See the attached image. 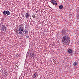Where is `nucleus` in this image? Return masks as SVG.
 Segmentation results:
<instances>
[{
	"instance_id": "obj_5",
	"label": "nucleus",
	"mask_w": 79,
	"mask_h": 79,
	"mask_svg": "<svg viewBox=\"0 0 79 79\" xmlns=\"http://www.w3.org/2000/svg\"><path fill=\"white\" fill-rule=\"evenodd\" d=\"M25 17L26 18H29V13H27L25 14Z\"/></svg>"
},
{
	"instance_id": "obj_10",
	"label": "nucleus",
	"mask_w": 79,
	"mask_h": 79,
	"mask_svg": "<svg viewBox=\"0 0 79 79\" xmlns=\"http://www.w3.org/2000/svg\"><path fill=\"white\" fill-rule=\"evenodd\" d=\"M73 65L75 66H77V63L76 62H74L73 63Z\"/></svg>"
},
{
	"instance_id": "obj_12",
	"label": "nucleus",
	"mask_w": 79,
	"mask_h": 79,
	"mask_svg": "<svg viewBox=\"0 0 79 79\" xmlns=\"http://www.w3.org/2000/svg\"><path fill=\"white\" fill-rule=\"evenodd\" d=\"M77 19H79V14H77Z\"/></svg>"
},
{
	"instance_id": "obj_3",
	"label": "nucleus",
	"mask_w": 79,
	"mask_h": 79,
	"mask_svg": "<svg viewBox=\"0 0 79 79\" xmlns=\"http://www.w3.org/2000/svg\"><path fill=\"white\" fill-rule=\"evenodd\" d=\"M6 27H5V26L4 25H2L1 27V30L4 32L5 31H6Z\"/></svg>"
},
{
	"instance_id": "obj_6",
	"label": "nucleus",
	"mask_w": 79,
	"mask_h": 79,
	"mask_svg": "<svg viewBox=\"0 0 79 79\" xmlns=\"http://www.w3.org/2000/svg\"><path fill=\"white\" fill-rule=\"evenodd\" d=\"M51 2L52 4H54V5H57V3L56 2V1L54 0H52L51 1Z\"/></svg>"
},
{
	"instance_id": "obj_9",
	"label": "nucleus",
	"mask_w": 79,
	"mask_h": 79,
	"mask_svg": "<svg viewBox=\"0 0 79 79\" xmlns=\"http://www.w3.org/2000/svg\"><path fill=\"white\" fill-rule=\"evenodd\" d=\"M68 52L69 53H72V52H73V50H72L71 49H69L68 51Z\"/></svg>"
},
{
	"instance_id": "obj_4",
	"label": "nucleus",
	"mask_w": 79,
	"mask_h": 79,
	"mask_svg": "<svg viewBox=\"0 0 79 79\" xmlns=\"http://www.w3.org/2000/svg\"><path fill=\"white\" fill-rule=\"evenodd\" d=\"M3 14L4 15H6V14L7 15H10V12L8 10H5L3 12Z\"/></svg>"
},
{
	"instance_id": "obj_7",
	"label": "nucleus",
	"mask_w": 79,
	"mask_h": 79,
	"mask_svg": "<svg viewBox=\"0 0 79 79\" xmlns=\"http://www.w3.org/2000/svg\"><path fill=\"white\" fill-rule=\"evenodd\" d=\"M61 33L63 34V35H64V34H65L66 33V30H63L61 31Z\"/></svg>"
},
{
	"instance_id": "obj_2",
	"label": "nucleus",
	"mask_w": 79,
	"mask_h": 79,
	"mask_svg": "<svg viewBox=\"0 0 79 79\" xmlns=\"http://www.w3.org/2000/svg\"><path fill=\"white\" fill-rule=\"evenodd\" d=\"M22 25H19V34L21 35H23L25 32V30H24V27H22Z\"/></svg>"
},
{
	"instance_id": "obj_1",
	"label": "nucleus",
	"mask_w": 79,
	"mask_h": 79,
	"mask_svg": "<svg viewBox=\"0 0 79 79\" xmlns=\"http://www.w3.org/2000/svg\"><path fill=\"white\" fill-rule=\"evenodd\" d=\"M62 41L63 44L65 45H69V36L67 35L63 36L62 39Z\"/></svg>"
},
{
	"instance_id": "obj_11",
	"label": "nucleus",
	"mask_w": 79,
	"mask_h": 79,
	"mask_svg": "<svg viewBox=\"0 0 79 79\" xmlns=\"http://www.w3.org/2000/svg\"><path fill=\"white\" fill-rule=\"evenodd\" d=\"M36 75H37V74H36V73H35L33 76V78H35V77H36Z\"/></svg>"
},
{
	"instance_id": "obj_14",
	"label": "nucleus",
	"mask_w": 79,
	"mask_h": 79,
	"mask_svg": "<svg viewBox=\"0 0 79 79\" xmlns=\"http://www.w3.org/2000/svg\"><path fill=\"white\" fill-rule=\"evenodd\" d=\"M25 33H24V34H25L27 33V30L26 29H25Z\"/></svg>"
},
{
	"instance_id": "obj_16",
	"label": "nucleus",
	"mask_w": 79,
	"mask_h": 79,
	"mask_svg": "<svg viewBox=\"0 0 79 79\" xmlns=\"http://www.w3.org/2000/svg\"><path fill=\"white\" fill-rule=\"evenodd\" d=\"M34 55V53L32 54L31 55V57H33Z\"/></svg>"
},
{
	"instance_id": "obj_15",
	"label": "nucleus",
	"mask_w": 79,
	"mask_h": 79,
	"mask_svg": "<svg viewBox=\"0 0 79 79\" xmlns=\"http://www.w3.org/2000/svg\"><path fill=\"white\" fill-rule=\"evenodd\" d=\"M33 18H35V15H33L32 16Z\"/></svg>"
},
{
	"instance_id": "obj_8",
	"label": "nucleus",
	"mask_w": 79,
	"mask_h": 79,
	"mask_svg": "<svg viewBox=\"0 0 79 79\" xmlns=\"http://www.w3.org/2000/svg\"><path fill=\"white\" fill-rule=\"evenodd\" d=\"M63 5H60L59 6V8L60 9V10H62V9H63Z\"/></svg>"
},
{
	"instance_id": "obj_13",
	"label": "nucleus",
	"mask_w": 79,
	"mask_h": 79,
	"mask_svg": "<svg viewBox=\"0 0 79 79\" xmlns=\"http://www.w3.org/2000/svg\"><path fill=\"white\" fill-rule=\"evenodd\" d=\"M6 73L5 72H4V76H6Z\"/></svg>"
},
{
	"instance_id": "obj_17",
	"label": "nucleus",
	"mask_w": 79,
	"mask_h": 79,
	"mask_svg": "<svg viewBox=\"0 0 79 79\" xmlns=\"http://www.w3.org/2000/svg\"><path fill=\"white\" fill-rule=\"evenodd\" d=\"M26 37H27V38H29V36L28 35L27 36H26Z\"/></svg>"
}]
</instances>
